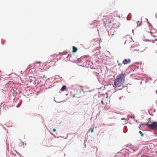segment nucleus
I'll use <instances>...</instances> for the list:
<instances>
[{"instance_id": "13", "label": "nucleus", "mask_w": 157, "mask_h": 157, "mask_svg": "<svg viewBox=\"0 0 157 157\" xmlns=\"http://www.w3.org/2000/svg\"><path fill=\"white\" fill-rule=\"evenodd\" d=\"M105 99V98H103V99H102V100L101 101V103H102V104L103 105H104V100Z\"/></svg>"}, {"instance_id": "18", "label": "nucleus", "mask_w": 157, "mask_h": 157, "mask_svg": "<svg viewBox=\"0 0 157 157\" xmlns=\"http://www.w3.org/2000/svg\"><path fill=\"white\" fill-rule=\"evenodd\" d=\"M108 95H107V96H106V98H108Z\"/></svg>"}, {"instance_id": "9", "label": "nucleus", "mask_w": 157, "mask_h": 157, "mask_svg": "<svg viewBox=\"0 0 157 157\" xmlns=\"http://www.w3.org/2000/svg\"><path fill=\"white\" fill-rule=\"evenodd\" d=\"M99 68L98 69V70H97V72H96L98 74H99V73L101 72V66H99Z\"/></svg>"}, {"instance_id": "5", "label": "nucleus", "mask_w": 157, "mask_h": 157, "mask_svg": "<svg viewBox=\"0 0 157 157\" xmlns=\"http://www.w3.org/2000/svg\"><path fill=\"white\" fill-rule=\"evenodd\" d=\"M81 91H77L76 93L72 95V98H74L76 97L77 98H79L81 95Z\"/></svg>"}, {"instance_id": "10", "label": "nucleus", "mask_w": 157, "mask_h": 157, "mask_svg": "<svg viewBox=\"0 0 157 157\" xmlns=\"http://www.w3.org/2000/svg\"><path fill=\"white\" fill-rule=\"evenodd\" d=\"M66 86L65 85H64L62 87L61 89V90L62 91H64L65 90V89H66Z\"/></svg>"}, {"instance_id": "11", "label": "nucleus", "mask_w": 157, "mask_h": 157, "mask_svg": "<svg viewBox=\"0 0 157 157\" xmlns=\"http://www.w3.org/2000/svg\"><path fill=\"white\" fill-rule=\"evenodd\" d=\"M109 35L113 36L114 35V34L113 33H112V32L110 31V33H109Z\"/></svg>"}, {"instance_id": "20", "label": "nucleus", "mask_w": 157, "mask_h": 157, "mask_svg": "<svg viewBox=\"0 0 157 157\" xmlns=\"http://www.w3.org/2000/svg\"><path fill=\"white\" fill-rule=\"evenodd\" d=\"M96 21H95L94 22L95 23Z\"/></svg>"}, {"instance_id": "6", "label": "nucleus", "mask_w": 157, "mask_h": 157, "mask_svg": "<svg viewBox=\"0 0 157 157\" xmlns=\"http://www.w3.org/2000/svg\"><path fill=\"white\" fill-rule=\"evenodd\" d=\"M131 61L130 59H125L123 61V63L124 65L127 64L128 63H131Z\"/></svg>"}, {"instance_id": "19", "label": "nucleus", "mask_w": 157, "mask_h": 157, "mask_svg": "<svg viewBox=\"0 0 157 157\" xmlns=\"http://www.w3.org/2000/svg\"><path fill=\"white\" fill-rule=\"evenodd\" d=\"M127 40H126V41H125V44H126V42H127Z\"/></svg>"}, {"instance_id": "2", "label": "nucleus", "mask_w": 157, "mask_h": 157, "mask_svg": "<svg viewBox=\"0 0 157 157\" xmlns=\"http://www.w3.org/2000/svg\"><path fill=\"white\" fill-rule=\"evenodd\" d=\"M146 126L148 127L151 128L152 129L155 130L157 129V122H154L151 124H149V123H147L145 124Z\"/></svg>"}, {"instance_id": "8", "label": "nucleus", "mask_w": 157, "mask_h": 157, "mask_svg": "<svg viewBox=\"0 0 157 157\" xmlns=\"http://www.w3.org/2000/svg\"><path fill=\"white\" fill-rule=\"evenodd\" d=\"M73 50L72 51V52L73 53H75V52H76L78 50L77 48L75 46L73 47Z\"/></svg>"}, {"instance_id": "4", "label": "nucleus", "mask_w": 157, "mask_h": 157, "mask_svg": "<svg viewBox=\"0 0 157 157\" xmlns=\"http://www.w3.org/2000/svg\"><path fill=\"white\" fill-rule=\"evenodd\" d=\"M41 63L40 62H38L35 63L33 65H30L28 66V68H33L37 67H40V64Z\"/></svg>"}, {"instance_id": "17", "label": "nucleus", "mask_w": 157, "mask_h": 157, "mask_svg": "<svg viewBox=\"0 0 157 157\" xmlns=\"http://www.w3.org/2000/svg\"><path fill=\"white\" fill-rule=\"evenodd\" d=\"M129 41H131V38L130 37H129Z\"/></svg>"}, {"instance_id": "14", "label": "nucleus", "mask_w": 157, "mask_h": 157, "mask_svg": "<svg viewBox=\"0 0 157 157\" xmlns=\"http://www.w3.org/2000/svg\"><path fill=\"white\" fill-rule=\"evenodd\" d=\"M94 129L92 128L91 129V133H93L94 132Z\"/></svg>"}, {"instance_id": "7", "label": "nucleus", "mask_w": 157, "mask_h": 157, "mask_svg": "<svg viewBox=\"0 0 157 157\" xmlns=\"http://www.w3.org/2000/svg\"><path fill=\"white\" fill-rule=\"evenodd\" d=\"M109 18H111L112 20L111 21H109V20H107L106 21V22L109 23H111L113 22H114V19L113 18V17L112 15H109Z\"/></svg>"}, {"instance_id": "12", "label": "nucleus", "mask_w": 157, "mask_h": 157, "mask_svg": "<svg viewBox=\"0 0 157 157\" xmlns=\"http://www.w3.org/2000/svg\"><path fill=\"white\" fill-rule=\"evenodd\" d=\"M139 132L142 136H144V134L142 133V132L141 131H139Z\"/></svg>"}, {"instance_id": "16", "label": "nucleus", "mask_w": 157, "mask_h": 157, "mask_svg": "<svg viewBox=\"0 0 157 157\" xmlns=\"http://www.w3.org/2000/svg\"><path fill=\"white\" fill-rule=\"evenodd\" d=\"M56 131V129L55 128H54L53 129V131L54 132H55Z\"/></svg>"}, {"instance_id": "1", "label": "nucleus", "mask_w": 157, "mask_h": 157, "mask_svg": "<svg viewBox=\"0 0 157 157\" xmlns=\"http://www.w3.org/2000/svg\"><path fill=\"white\" fill-rule=\"evenodd\" d=\"M125 76L126 74L123 73L117 75L114 80V83L113 85L114 88H115L122 86L124 82Z\"/></svg>"}, {"instance_id": "15", "label": "nucleus", "mask_w": 157, "mask_h": 157, "mask_svg": "<svg viewBox=\"0 0 157 157\" xmlns=\"http://www.w3.org/2000/svg\"><path fill=\"white\" fill-rule=\"evenodd\" d=\"M117 63L118 64V65L119 66H120L122 64L121 63H119L118 61H117Z\"/></svg>"}, {"instance_id": "3", "label": "nucleus", "mask_w": 157, "mask_h": 157, "mask_svg": "<svg viewBox=\"0 0 157 157\" xmlns=\"http://www.w3.org/2000/svg\"><path fill=\"white\" fill-rule=\"evenodd\" d=\"M150 33L152 36H157V28H154L152 26L151 27Z\"/></svg>"}]
</instances>
